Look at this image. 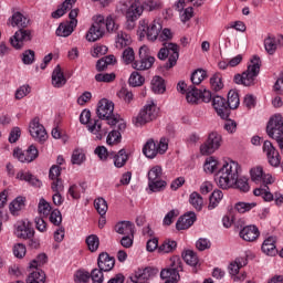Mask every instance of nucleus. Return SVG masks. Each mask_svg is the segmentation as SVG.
Segmentation results:
<instances>
[{"mask_svg":"<svg viewBox=\"0 0 283 283\" xmlns=\"http://www.w3.org/2000/svg\"><path fill=\"white\" fill-rule=\"evenodd\" d=\"M118 22H116V17L108 15L103 17L101 14L93 17V23L86 33V41L94 43L98 39H103L105 35V30L108 32H118Z\"/></svg>","mask_w":283,"mask_h":283,"instance_id":"nucleus-1","label":"nucleus"},{"mask_svg":"<svg viewBox=\"0 0 283 283\" xmlns=\"http://www.w3.org/2000/svg\"><path fill=\"white\" fill-rule=\"evenodd\" d=\"M241 174L242 167H240L238 161L231 159L224 161L216 176L218 187L220 189H231V186L235 185V180L240 178Z\"/></svg>","mask_w":283,"mask_h":283,"instance_id":"nucleus-2","label":"nucleus"},{"mask_svg":"<svg viewBox=\"0 0 283 283\" xmlns=\"http://www.w3.org/2000/svg\"><path fill=\"white\" fill-rule=\"evenodd\" d=\"M160 61L168 59V62L165 64L166 70H171L180 59V48L176 43L166 42L164 46L159 50L157 54Z\"/></svg>","mask_w":283,"mask_h":283,"instance_id":"nucleus-3","label":"nucleus"},{"mask_svg":"<svg viewBox=\"0 0 283 283\" xmlns=\"http://www.w3.org/2000/svg\"><path fill=\"white\" fill-rule=\"evenodd\" d=\"M92 113L84 109L80 115V123L82 125H87L88 132L95 134L97 140H102L104 136L107 135V129L103 128L99 119H91Z\"/></svg>","mask_w":283,"mask_h":283,"instance_id":"nucleus-4","label":"nucleus"},{"mask_svg":"<svg viewBox=\"0 0 283 283\" xmlns=\"http://www.w3.org/2000/svg\"><path fill=\"white\" fill-rule=\"evenodd\" d=\"M156 118H158V106L150 101L143 106L138 115L133 119V123L136 127H143V125H147V123H151Z\"/></svg>","mask_w":283,"mask_h":283,"instance_id":"nucleus-5","label":"nucleus"},{"mask_svg":"<svg viewBox=\"0 0 283 283\" xmlns=\"http://www.w3.org/2000/svg\"><path fill=\"white\" fill-rule=\"evenodd\" d=\"M222 145V135L218 132H212L208 135V138L205 144L200 146V153L202 156H210L220 149Z\"/></svg>","mask_w":283,"mask_h":283,"instance_id":"nucleus-6","label":"nucleus"},{"mask_svg":"<svg viewBox=\"0 0 283 283\" xmlns=\"http://www.w3.org/2000/svg\"><path fill=\"white\" fill-rule=\"evenodd\" d=\"M169 149V144L167 143V139L161 138L159 143L156 144L153 139H149L144 148L143 154L146 158H154L155 156H158V154H165Z\"/></svg>","mask_w":283,"mask_h":283,"instance_id":"nucleus-7","label":"nucleus"},{"mask_svg":"<svg viewBox=\"0 0 283 283\" xmlns=\"http://www.w3.org/2000/svg\"><path fill=\"white\" fill-rule=\"evenodd\" d=\"M140 30V36H145L154 42V41H158L159 36H160V32H163V24L160 23V21L154 20L153 22L145 23V21H143L142 27L139 28Z\"/></svg>","mask_w":283,"mask_h":283,"instance_id":"nucleus-8","label":"nucleus"},{"mask_svg":"<svg viewBox=\"0 0 283 283\" xmlns=\"http://www.w3.org/2000/svg\"><path fill=\"white\" fill-rule=\"evenodd\" d=\"M120 12L126 14V30H134L136 28V21L140 17L142 10L136 4L127 6V2L120 4Z\"/></svg>","mask_w":283,"mask_h":283,"instance_id":"nucleus-9","label":"nucleus"},{"mask_svg":"<svg viewBox=\"0 0 283 283\" xmlns=\"http://www.w3.org/2000/svg\"><path fill=\"white\" fill-rule=\"evenodd\" d=\"M262 63L260 62V56L254 55L251 60V64L248 66V70L243 72V81L245 87L253 85L258 74H260V67Z\"/></svg>","mask_w":283,"mask_h":283,"instance_id":"nucleus-10","label":"nucleus"},{"mask_svg":"<svg viewBox=\"0 0 283 283\" xmlns=\"http://www.w3.org/2000/svg\"><path fill=\"white\" fill-rule=\"evenodd\" d=\"M156 63V57L149 55V48L142 46L139 49V60L133 63L134 70L145 71L149 70Z\"/></svg>","mask_w":283,"mask_h":283,"instance_id":"nucleus-11","label":"nucleus"},{"mask_svg":"<svg viewBox=\"0 0 283 283\" xmlns=\"http://www.w3.org/2000/svg\"><path fill=\"white\" fill-rule=\"evenodd\" d=\"M180 271H182V261L178 256H172L169 268L161 270L160 277L180 280Z\"/></svg>","mask_w":283,"mask_h":283,"instance_id":"nucleus-12","label":"nucleus"},{"mask_svg":"<svg viewBox=\"0 0 283 283\" xmlns=\"http://www.w3.org/2000/svg\"><path fill=\"white\" fill-rule=\"evenodd\" d=\"M30 136L36 143H45L48 140V132L45 127L39 120V117H34L29 124Z\"/></svg>","mask_w":283,"mask_h":283,"instance_id":"nucleus-13","label":"nucleus"},{"mask_svg":"<svg viewBox=\"0 0 283 283\" xmlns=\"http://www.w3.org/2000/svg\"><path fill=\"white\" fill-rule=\"evenodd\" d=\"M96 114L98 118H102L103 120H112L114 118V102L107 99V98H102L98 104H97V109Z\"/></svg>","mask_w":283,"mask_h":283,"instance_id":"nucleus-14","label":"nucleus"},{"mask_svg":"<svg viewBox=\"0 0 283 283\" xmlns=\"http://www.w3.org/2000/svg\"><path fill=\"white\" fill-rule=\"evenodd\" d=\"M13 156L19 163H33V160L39 158V149H36V146L34 145H31L27 150L15 148L13 150Z\"/></svg>","mask_w":283,"mask_h":283,"instance_id":"nucleus-15","label":"nucleus"},{"mask_svg":"<svg viewBox=\"0 0 283 283\" xmlns=\"http://www.w3.org/2000/svg\"><path fill=\"white\" fill-rule=\"evenodd\" d=\"M28 41H32V31L30 29H19L13 38H11V45L15 48V50H21Z\"/></svg>","mask_w":283,"mask_h":283,"instance_id":"nucleus-16","label":"nucleus"},{"mask_svg":"<svg viewBox=\"0 0 283 283\" xmlns=\"http://www.w3.org/2000/svg\"><path fill=\"white\" fill-rule=\"evenodd\" d=\"M212 107L218 116H220V118H222L223 120H227V118H229V116L231 115L229 104H227V99H224V97L222 96H213Z\"/></svg>","mask_w":283,"mask_h":283,"instance_id":"nucleus-17","label":"nucleus"},{"mask_svg":"<svg viewBox=\"0 0 283 283\" xmlns=\"http://www.w3.org/2000/svg\"><path fill=\"white\" fill-rule=\"evenodd\" d=\"M156 275H158V269L145 268L135 272V275L130 280L133 283H149V280H154Z\"/></svg>","mask_w":283,"mask_h":283,"instance_id":"nucleus-18","label":"nucleus"},{"mask_svg":"<svg viewBox=\"0 0 283 283\" xmlns=\"http://www.w3.org/2000/svg\"><path fill=\"white\" fill-rule=\"evenodd\" d=\"M268 136H282L283 117L280 114L272 116L266 126Z\"/></svg>","mask_w":283,"mask_h":283,"instance_id":"nucleus-19","label":"nucleus"},{"mask_svg":"<svg viewBox=\"0 0 283 283\" xmlns=\"http://www.w3.org/2000/svg\"><path fill=\"white\" fill-rule=\"evenodd\" d=\"M251 180L256 185H273V177L271 175H264L262 167L258 166L250 170Z\"/></svg>","mask_w":283,"mask_h":283,"instance_id":"nucleus-20","label":"nucleus"},{"mask_svg":"<svg viewBox=\"0 0 283 283\" xmlns=\"http://www.w3.org/2000/svg\"><path fill=\"white\" fill-rule=\"evenodd\" d=\"M263 151L268 156L269 164L271 167H280V153L273 147V144L269 140H265L263 144Z\"/></svg>","mask_w":283,"mask_h":283,"instance_id":"nucleus-21","label":"nucleus"},{"mask_svg":"<svg viewBox=\"0 0 283 283\" xmlns=\"http://www.w3.org/2000/svg\"><path fill=\"white\" fill-rule=\"evenodd\" d=\"M130 6H137L143 12H154L155 10H160L163 8V2L160 0H135Z\"/></svg>","mask_w":283,"mask_h":283,"instance_id":"nucleus-22","label":"nucleus"},{"mask_svg":"<svg viewBox=\"0 0 283 283\" xmlns=\"http://www.w3.org/2000/svg\"><path fill=\"white\" fill-rule=\"evenodd\" d=\"M15 235L22 238V240H31V238H34V229L30 226V222L20 221L15 224Z\"/></svg>","mask_w":283,"mask_h":283,"instance_id":"nucleus-23","label":"nucleus"},{"mask_svg":"<svg viewBox=\"0 0 283 283\" xmlns=\"http://www.w3.org/2000/svg\"><path fill=\"white\" fill-rule=\"evenodd\" d=\"M116 264V259L114 256H111L107 252H102L98 255L97 259V266L101 269V271L109 272L112 269H114V265Z\"/></svg>","mask_w":283,"mask_h":283,"instance_id":"nucleus-24","label":"nucleus"},{"mask_svg":"<svg viewBox=\"0 0 283 283\" xmlns=\"http://www.w3.org/2000/svg\"><path fill=\"white\" fill-rule=\"evenodd\" d=\"M240 238L245 242H254L260 238V230L255 226H247L240 231Z\"/></svg>","mask_w":283,"mask_h":283,"instance_id":"nucleus-25","label":"nucleus"},{"mask_svg":"<svg viewBox=\"0 0 283 283\" xmlns=\"http://www.w3.org/2000/svg\"><path fill=\"white\" fill-rule=\"evenodd\" d=\"M193 222H196V212H188L178 219L176 229L178 231H185V229L192 227Z\"/></svg>","mask_w":283,"mask_h":283,"instance_id":"nucleus-26","label":"nucleus"},{"mask_svg":"<svg viewBox=\"0 0 283 283\" xmlns=\"http://www.w3.org/2000/svg\"><path fill=\"white\" fill-rule=\"evenodd\" d=\"M241 269H242V262L240 261V259H235L234 261L230 262V264L228 265V273H230V275L234 277V282H242L247 277V275L244 274H241L240 276H238V273H240Z\"/></svg>","mask_w":283,"mask_h":283,"instance_id":"nucleus-27","label":"nucleus"},{"mask_svg":"<svg viewBox=\"0 0 283 283\" xmlns=\"http://www.w3.org/2000/svg\"><path fill=\"white\" fill-rule=\"evenodd\" d=\"M67 83L61 65H56L52 73V85L53 87L61 88Z\"/></svg>","mask_w":283,"mask_h":283,"instance_id":"nucleus-28","label":"nucleus"},{"mask_svg":"<svg viewBox=\"0 0 283 283\" xmlns=\"http://www.w3.org/2000/svg\"><path fill=\"white\" fill-rule=\"evenodd\" d=\"M11 25L12 28H20V30L28 28L30 25V19L21 12H15L11 17Z\"/></svg>","mask_w":283,"mask_h":283,"instance_id":"nucleus-29","label":"nucleus"},{"mask_svg":"<svg viewBox=\"0 0 283 283\" xmlns=\"http://www.w3.org/2000/svg\"><path fill=\"white\" fill-rule=\"evenodd\" d=\"M202 98V91L195 86H189L186 93V101L190 105H198V102Z\"/></svg>","mask_w":283,"mask_h":283,"instance_id":"nucleus-30","label":"nucleus"},{"mask_svg":"<svg viewBox=\"0 0 283 283\" xmlns=\"http://www.w3.org/2000/svg\"><path fill=\"white\" fill-rule=\"evenodd\" d=\"M134 223L130 221H120L115 226L116 233L119 235H134Z\"/></svg>","mask_w":283,"mask_h":283,"instance_id":"nucleus-31","label":"nucleus"},{"mask_svg":"<svg viewBox=\"0 0 283 283\" xmlns=\"http://www.w3.org/2000/svg\"><path fill=\"white\" fill-rule=\"evenodd\" d=\"M17 179L18 180H24V182H29V185H32V187H41V180H39L36 177H34V175L24 171V170H20L17 174Z\"/></svg>","mask_w":283,"mask_h":283,"instance_id":"nucleus-32","label":"nucleus"},{"mask_svg":"<svg viewBox=\"0 0 283 283\" xmlns=\"http://www.w3.org/2000/svg\"><path fill=\"white\" fill-rule=\"evenodd\" d=\"M74 3H76V0H65L57 10L52 12V18L53 19H61L67 10H72L74 8Z\"/></svg>","mask_w":283,"mask_h":283,"instance_id":"nucleus-33","label":"nucleus"},{"mask_svg":"<svg viewBox=\"0 0 283 283\" xmlns=\"http://www.w3.org/2000/svg\"><path fill=\"white\" fill-rule=\"evenodd\" d=\"M266 185L268 184H265L259 188H255L253 193H254V196L263 198V200L265 202H273L275 195H273V193H271V191H269V186H266Z\"/></svg>","mask_w":283,"mask_h":283,"instance_id":"nucleus-34","label":"nucleus"},{"mask_svg":"<svg viewBox=\"0 0 283 283\" xmlns=\"http://www.w3.org/2000/svg\"><path fill=\"white\" fill-rule=\"evenodd\" d=\"M76 25L72 24V22H62L60 23L59 28L55 31L56 36H70L72 32H74V29Z\"/></svg>","mask_w":283,"mask_h":283,"instance_id":"nucleus-35","label":"nucleus"},{"mask_svg":"<svg viewBox=\"0 0 283 283\" xmlns=\"http://www.w3.org/2000/svg\"><path fill=\"white\" fill-rule=\"evenodd\" d=\"M224 198V193H222V190H214L209 198V205L208 209L209 211H213L222 202V199Z\"/></svg>","mask_w":283,"mask_h":283,"instance_id":"nucleus-36","label":"nucleus"},{"mask_svg":"<svg viewBox=\"0 0 283 283\" xmlns=\"http://www.w3.org/2000/svg\"><path fill=\"white\" fill-rule=\"evenodd\" d=\"M262 251L266 255H275L277 253V250L275 249V237H270L264 240Z\"/></svg>","mask_w":283,"mask_h":283,"instance_id":"nucleus-37","label":"nucleus"},{"mask_svg":"<svg viewBox=\"0 0 283 283\" xmlns=\"http://www.w3.org/2000/svg\"><path fill=\"white\" fill-rule=\"evenodd\" d=\"M27 283H45V272L36 268L35 271L29 274Z\"/></svg>","mask_w":283,"mask_h":283,"instance_id":"nucleus-38","label":"nucleus"},{"mask_svg":"<svg viewBox=\"0 0 283 283\" xmlns=\"http://www.w3.org/2000/svg\"><path fill=\"white\" fill-rule=\"evenodd\" d=\"M129 43H132V36H129V34L119 31L117 33V40H116V48L117 50H123V48H127V45H129Z\"/></svg>","mask_w":283,"mask_h":283,"instance_id":"nucleus-39","label":"nucleus"},{"mask_svg":"<svg viewBox=\"0 0 283 283\" xmlns=\"http://www.w3.org/2000/svg\"><path fill=\"white\" fill-rule=\"evenodd\" d=\"M148 188L151 193H158L167 189V181L163 179H155L154 181H148Z\"/></svg>","mask_w":283,"mask_h":283,"instance_id":"nucleus-40","label":"nucleus"},{"mask_svg":"<svg viewBox=\"0 0 283 283\" xmlns=\"http://www.w3.org/2000/svg\"><path fill=\"white\" fill-rule=\"evenodd\" d=\"M151 90L154 94H165L167 90L165 86V80L160 76H155L151 81Z\"/></svg>","mask_w":283,"mask_h":283,"instance_id":"nucleus-41","label":"nucleus"},{"mask_svg":"<svg viewBox=\"0 0 283 283\" xmlns=\"http://www.w3.org/2000/svg\"><path fill=\"white\" fill-rule=\"evenodd\" d=\"M228 104L229 109H238L240 107V95H238V92L231 90L228 93V101H226Z\"/></svg>","mask_w":283,"mask_h":283,"instance_id":"nucleus-42","label":"nucleus"},{"mask_svg":"<svg viewBox=\"0 0 283 283\" xmlns=\"http://www.w3.org/2000/svg\"><path fill=\"white\" fill-rule=\"evenodd\" d=\"M127 160H129V157L127 156V153L125 151V149H120L114 156V166L117 169H120L122 167H125V165H127Z\"/></svg>","mask_w":283,"mask_h":283,"instance_id":"nucleus-43","label":"nucleus"},{"mask_svg":"<svg viewBox=\"0 0 283 283\" xmlns=\"http://www.w3.org/2000/svg\"><path fill=\"white\" fill-rule=\"evenodd\" d=\"M189 202L196 209V211H202V207L205 205V200L202 199V196L198 192L190 193Z\"/></svg>","mask_w":283,"mask_h":283,"instance_id":"nucleus-44","label":"nucleus"},{"mask_svg":"<svg viewBox=\"0 0 283 283\" xmlns=\"http://www.w3.org/2000/svg\"><path fill=\"white\" fill-rule=\"evenodd\" d=\"M231 189H239L247 193L251 187L249 186V179L247 177H242L241 175L235 179V182L231 186Z\"/></svg>","mask_w":283,"mask_h":283,"instance_id":"nucleus-45","label":"nucleus"},{"mask_svg":"<svg viewBox=\"0 0 283 283\" xmlns=\"http://www.w3.org/2000/svg\"><path fill=\"white\" fill-rule=\"evenodd\" d=\"M25 207V201L23 200V197H18L15 200H13L10 206L9 210L12 213V216H18L19 211Z\"/></svg>","mask_w":283,"mask_h":283,"instance_id":"nucleus-46","label":"nucleus"},{"mask_svg":"<svg viewBox=\"0 0 283 283\" xmlns=\"http://www.w3.org/2000/svg\"><path fill=\"white\" fill-rule=\"evenodd\" d=\"M86 244L91 253H96V251H98V247H101V239H98V235L96 234H91L86 238Z\"/></svg>","mask_w":283,"mask_h":283,"instance_id":"nucleus-47","label":"nucleus"},{"mask_svg":"<svg viewBox=\"0 0 283 283\" xmlns=\"http://www.w3.org/2000/svg\"><path fill=\"white\" fill-rule=\"evenodd\" d=\"M182 258L186 264H188L189 266H198V255H196V252H193L192 250L185 251Z\"/></svg>","mask_w":283,"mask_h":283,"instance_id":"nucleus-48","label":"nucleus"},{"mask_svg":"<svg viewBox=\"0 0 283 283\" xmlns=\"http://www.w3.org/2000/svg\"><path fill=\"white\" fill-rule=\"evenodd\" d=\"M203 78H207V71L202 69L196 70L190 77L192 85H200Z\"/></svg>","mask_w":283,"mask_h":283,"instance_id":"nucleus-49","label":"nucleus"},{"mask_svg":"<svg viewBox=\"0 0 283 283\" xmlns=\"http://www.w3.org/2000/svg\"><path fill=\"white\" fill-rule=\"evenodd\" d=\"M46 263H48V254L41 253L30 262L29 269H39L40 266H43V264H46Z\"/></svg>","mask_w":283,"mask_h":283,"instance_id":"nucleus-50","label":"nucleus"},{"mask_svg":"<svg viewBox=\"0 0 283 283\" xmlns=\"http://www.w3.org/2000/svg\"><path fill=\"white\" fill-rule=\"evenodd\" d=\"M128 83H129L130 87H140V85H143V83H145V77H143V75H140V73L135 71L130 74Z\"/></svg>","mask_w":283,"mask_h":283,"instance_id":"nucleus-51","label":"nucleus"},{"mask_svg":"<svg viewBox=\"0 0 283 283\" xmlns=\"http://www.w3.org/2000/svg\"><path fill=\"white\" fill-rule=\"evenodd\" d=\"M38 211L40 216L48 218V216H50V211H52V206H50V202L42 198L38 205Z\"/></svg>","mask_w":283,"mask_h":283,"instance_id":"nucleus-52","label":"nucleus"},{"mask_svg":"<svg viewBox=\"0 0 283 283\" xmlns=\"http://www.w3.org/2000/svg\"><path fill=\"white\" fill-rule=\"evenodd\" d=\"M264 48L268 54H275V50H277V39L273 36H268L264 40Z\"/></svg>","mask_w":283,"mask_h":283,"instance_id":"nucleus-53","label":"nucleus"},{"mask_svg":"<svg viewBox=\"0 0 283 283\" xmlns=\"http://www.w3.org/2000/svg\"><path fill=\"white\" fill-rule=\"evenodd\" d=\"M210 85L214 92H220V90L224 87V84L222 83V75L220 73H216L210 78Z\"/></svg>","mask_w":283,"mask_h":283,"instance_id":"nucleus-54","label":"nucleus"},{"mask_svg":"<svg viewBox=\"0 0 283 283\" xmlns=\"http://www.w3.org/2000/svg\"><path fill=\"white\" fill-rule=\"evenodd\" d=\"M94 207L97 211V213H99V216H105V213H107V201L103 198H97L94 201Z\"/></svg>","mask_w":283,"mask_h":283,"instance_id":"nucleus-55","label":"nucleus"},{"mask_svg":"<svg viewBox=\"0 0 283 283\" xmlns=\"http://www.w3.org/2000/svg\"><path fill=\"white\" fill-rule=\"evenodd\" d=\"M163 179V168L155 166L148 171V182Z\"/></svg>","mask_w":283,"mask_h":283,"instance_id":"nucleus-56","label":"nucleus"},{"mask_svg":"<svg viewBox=\"0 0 283 283\" xmlns=\"http://www.w3.org/2000/svg\"><path fill=\"white\" fill-rule=\"evenodd\" d=\"M136 59V55L134 53V49L127 46L123 53H122V60L126 65H129V63H134Z\"/></svg>","mask_w":283,"mask_h":283,"instance_id":"nucleus-57","label":"nucleus"},{"mask_svg":"<svg viewBox=\"0 0 283 283\" xmlns=\"http://www.w3.org/2000/svg\"><path fill=\"white\" fill-rule=\"evenodd\" d=\"M218 169V160L213 157H209L206 159V163L203 165V171L206 174H213Z\"/></svg>","mask_w":283,"mask_h":283,"instance_id":"nucleus-58","label":"nucleus"},{"mask_svg":"<svg viewBox=\"0 0 283 283\" xmlns=\"http://www.w3.org/2000/svg\"><path fill=\"white\" fill-rule=\"evenodd\" d=\"M255 207H258V203L255 202H238L235 203L234 209L239 213H247V211H251V209H255Z\"/></svg>","mask_w":283,"mask_h":283,"instance_id":"nucleus-59","label":"nucleus"},{"mask_svg":"<svg viewBox=\"0 0 283 283\" xmlns=\"http://www.w3.org/2000/svg\"><path fill=\"white\" fill-rule=\"evenodd\" d=\"M178 243L176 241L166 240L164 243L158 248L159 253H171V251L176 250Z\"/></svg>","mask_w":283,"mask_h":283,"instance_id":"nucleus-60","label":"nucleus"},{"mask_svg":"<svg viewBox=\"0 0 283 283\" xmlns=\"http://www.w3.org/2000/svg\"><path fill=\"white\" fill-rule=\"evenodd\" d=\"M116 80V74L114 73H99L95 75V81L97 83H112Z\"/></svg>","mask_w":283,"mask_h":283,"instance_id":"nucleus-61","label":"nucleus"},{"mask_svg":"<svg viewBox=\"0 0 283 283\" xmlns=\"http://www.w3.org/2000/svg\"><path fill=\"white\" fill-rule=\"evenodd\" d=\"M120 132L112 130L106 138V143L112 147L113 145H118V143H120Z\"/></svg>","mask_w":283,"mask_h":283,"instance_id":"nucleus-62","label":"nucleus"},{"mask_svg":"<svg viewBox=\"0 0 283 283\" xmlns=\"http://www.w3.org/2000/svg\"><path fill=\"white\" fill-rule=\"evenodd\" d=\"M71 163L72 165H83V163H85V154H83V150L75 149L72 154Z\"/></svg>","mask_w":283,"mask_h":283,"instance_id":"nucleus-63","label":"nucleus"},{"mask_svg":"<svg viewBox=\"0 0 283 283\" xmlns=\"http://www.w3.org/2000/svg\"><path fill=\"white\" fill-rule=\"evenodd\" d=\"M91 279L93 281V283H103L104 281V276H103V270L98 269H94L91 272Z\"/></svg>","mask_w":283,"mask_h":283,"instance_id":"nucleus-64","label":"nucleus"}]
</instances>
